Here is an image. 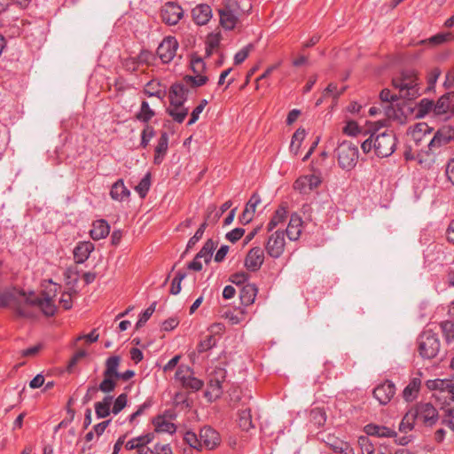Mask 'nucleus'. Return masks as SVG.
I'll return each instance as SVG.
<instances>
[{
	"instance_id": "62",
	"label": "nucleus",
	"mask_w": 454,
	"mask_h": 454,
	"mask_svg": "<svg viewBox=\"0 0 454 454\" xmlns=\"http://www.w3.org/2000/svg\"><path fill=\"white\" fill-rule=\"evenodd\" d=\"M380 98L383 103L388 104L396 102L402 98L400 94H393L389 89H383L380 93Z\"/></svg>"
},
{
	"instance_id": "24",
	"label": "nucleus",
	"mask_w": 454,
	"mask_h": 454,
	"mask_svg": "<svg viewBox=\"0 0 454 454\" xmlns=\"http://www.w3.org/2000/svg\"><path fill=\"white\" fill-rule=\"evenodd\" d=\"M454 94L445 93L434 102V116H442L447 114H451V102Z\"/></svg>"
},
{
	"instance_id": "16",
	"label": "nucleus",
	"mask_w": 454,
	"mask_h": 454,
	"mask_svg": "<svg viewBox=\"0 0 454 454\" xmlns=\"http://www.w3.org/2000/svg\"><path fill=\"white\" fill-rule=\"evenodd\" d=\"M201 447L213 450L221 443L219 433L209 426L202 427L200 431Z\"/></svg>"
},
{
	"instance_id": "2",
	"label": "nucleus",
	"mask_w": 454,
	"mask_h": 454,
	"mask_svg": "<svg viewBox=\"0 0 454 454\" xmlns=\"http://www.w3.org/2000/svg\"><path fill=\"white\" fill-rule=\"evenodd\" d=\"M17 293L20 294L19 301L15 306H12L15 316L19 318L37 319L39 312L36 309L35 297H32L35 293L30 291L27 294L24 289L17 290Z\"/></svg>"
},
{
	"instance_id": "40",
	"label": "nucleus",
	"mask_w": 454,
	"mask_h": 454,
	"mask_svg": "<svg viewBox=\"0 0 454 454\" xmlns=\"http://www.w3.org/2000/svg\"><path fill=\"white\" fill-rule=\"evenodd\" d=\"M415 110L418 118H424L430 113L434 114V101L428 98H422L417 103Z\"/></svg>"
},
{
	"instance_id": "45",
	"label": "nucleus",
	"mask_w": 454,
	"mask_h": 454,
	"mask_svg": "<svg viewBox=\"0 0 454 454\" xmlns=\"http://www.w3.org/2000/svg\"><path fill=\"white\" fill-rule=\"evenodd\" d=\"M453 39H454V35L450 32L438 33V34L429 37L427 40L420 41V43H429L431 44L439 45V44L444 43L446 42L451 41Z\"/></svg>"
},
{
	"instance_id": "23",
	"label": "nucleus",
	"mask_w": 454,
	"mask_h": 454,
	"mask_svg": "<svg viewBox=\"0 0 454 454\" xmlns=\"http://www.w3.org/2000/svg\"><path fill=\"white\" fill-rule=\"evenodd\" d=\"M169 137L166 131H162L154 149L153 163L160 165L168 150Z\"/></svg>"
},
{
	"instance_id": "13",
	"label": "nucleus",
	"mask_w": 454,
	"mask_h": 454,
	"mask_svg": "<svg viewBox=\"0 0 454 454\" xmlns=\"http://www.w3.org/2000/svg\"><path fill=\"white\" fill-rule=\"evenodd\" d=\"M395 385L391 380H387L373 389L372 395L380 404L386 405L395 396Z\"/></svg>"
},
{
	"instance_id": "29",
	"label": "nucleus",
	"mask_w": 454,
	"mask_h": 454,
	"mask_svg": "<svg viewBox=\"0 0 454 454\" xmlns=\"http://www.w3.org/2000/svg\"><path fill=\"white\" fill-rule=\"evenodd\" d=\"M239 426L244 431L254 427L252 419L251 408L246 402L242 403V408L239 410Z\"/></svg>"
},
{
	"instance_id": "19",
	"label": "nucleus",
	"mask_w": 454,
	"mask_h": 454,
	"mask_svg": "<svg viewBox=\"0 0 454 454\" xmlns=\"http://www.w3.org/2000/svg\"><path fill=\"white\" fill-rule=\"evenodd\" d=\"M364 432L368 436H374L378 438H391L397 436V433L395 429L374 423H369L364 426Z\"/></svg>"
},
{
	"instance_id": "31",
	"label": "nucleus",
	"mask_w": 454,
	"mask_h": 454,
	"mask_svg": "<svg viewBox=\"0 0 454 454\" xmlns=\"http://www.w3.org/2000/svg\"><path fill=\"white\" fill-rule=\"evenodd\" d=\"M153 424L155 427V431L158 433H168L173 434L176 431V426L165 419L163 415H158L153 419Z\"/></svg>"
},
{
	"instance_id": "53",
	"label": "nucleus",
	"mask_w": 454,
	"mask_h": 454,
	"mask_svg": "<svg viewBox=\"0 0 454 454\" xmlns=\"http://www.w3.org/2000/svg\"><path fill=\"white\" fill-rule=\"evenodd\" d=\"M449 382L450 380H442V379H435L433 380H427V387L430 390H440L442 392H447L449 388Z\"/></svg>"
},
{
	"instance_id": "5",
	"label": "nucleus",
	"mask_w": 454,
	"mask_h": 454,
	"mask_svg": "<svg viewBox=\"0 0 454 454\" xmlns=\"http://www.w3.org/2000/svg\"><path fill=\"white\" fill-rule=\"evenodd\" d=\"M338 164L344 170L353 169L358 160V147L351 141L344 140L338 144L335 150Z\"/></svg>"
},
{
	"instance_id": "27",
	"label": "nucleus",
	"mask_w": 454,
	"mask_h": 454,
	"mask_svg": "<svg viewBox=\"0 0 454 454\" xmlns=\"http://www.w3.org/2000/svg\"><path fill=\"white\" fill-rule=\"evenodd\" d=\"M153 439V433H147L137 437H134L126 442L125 449L127 450H137L138 452L146 448V445L152 442Z\"/></svg>"
},
{
	"instance_id": "60",
	"label": "nucleus",
	"mask_w": 454,
	"mask_h": 454,
	"mask_svg": "<svg viewBox=\"0 0 454 454\" xmlns=\"http://www.w3.org/2000/svg\"><path fill=\"white\" fill-rule=\"evenodd\" d=\"M128 403V395L125 393H122L117 396V398L114 402V406L112 409V412L114 415L120 413L127 405Z\"/></svg>"
},
{
	"instance_id": "33",
	"label": "nucleus",
	"mask_w": 454,
	"mask_h": 454,
	"mask_svg": "<svg viewBox=\"0 0 454 454\" xmlns=\"http://www.w3.org/2000/svg\"><path fill=\"white\" fill-rule=\"evenodd\" d=\"M36 309L39 308L43 315L46 317H52L56 313V306L54 305L51 297L44 298L35 296Z\"/></svg>"
},
{
	"instance_id": "20",
	"label": "nucleus",
	"mask_w": 454,
	"mask_h": 454,
	"mask_svg": "<svg viewBox=\"0 0 454 454\" xmlns=\"http://www.w3.org/2000/svg\"><path fill=\"white\" fill-rule=\"evenodd\" d=\"M212 15L211 6L207 4H197L192 10V20L198 26L206 25L212 18Z\"/></svg>"
},
{
	"instance_id": "15",
	"label": "nucleus",
	"mask_w": 454,
	"mask_h": 454,
	"mask_svg": "<svg viewBox=\"0 0 454 454\" xmlns=\"http://www.w3.org/2000/svg\"><path fill=\"white\" fill-rule=\"evenodd\" d=\"M263 262L264 253L262 249L259 247H254L248 251L244 264L247 270L255 272L261 269Z\"/></svg>"
},
{
	"instance_id": "58",
	"label": "nucleus",
	"mask_w": 454,
	"mask_h": 454,
	"mask_svg": "<svg viewBox=\"0 0 454 454\" xmlns=\"http://www.w3.org/2000/svg\"><path fill=\"white\" fill-rule=\"evenodd\" d=\"M207 227V222H203L200 225L194 235L188 240L186 250L193 247L201 239Z\"/></svg>"
},
{
	"instance_id": "41",
	"label": "nucleus",
	"mask_w": 454,
	"mask_h": 454,
	"mask_svg": "<svg viewBox=\"0 0 454 454\" xmlns=\"http://www.w3.org/2000/svg\"><path fill=\"white\" fill-rule=\"evenodd\" d=\"M20 289V288H13L12 291H4L0 294V306L2 308L15 306L20 298V294H18L17 290Z\"/></svg>"
},
{
	"instance_id": "12",
	"label": "nucleus",
	"mask_w": 454,
	"mask_h": 454,
	"mask_svg": "<svg viewBox=\"0 0 454 454\" xmlns=\"http://www.w3.org/2000/svg\"><path fill=\"white\" fill-rule=\"evenodd\" d=\"M285 245V232L283 231H276L269 237L265 249L270 257L278 259L283 254Z\"/></svg>"
},
{
	"instance_id": "8",
	"label": "nucleus",
	"mask_w": 454,
	"mask_h": 454,
	"mask_svg": "<svg viewBox=\"0 0 454 454\" xmlns=\"http://www.w3.org/2000/svg\"><path fill=\"white\" fill-rule=\"evenodd\" d=\"M454 142V122L442 126L427 142V153H434L441 147Z\"/></svg>"
},
{
	"instance_id": "6",
	"label": "nucleus",
	"mask_w": 454,
	"mask_h": 454,
	"mask_svg": "<svg viewBox=\"0 0 454 454\" xmlns=\"http://www.w3.org/2000/svg\"><path fill=\"white\" fill-rule=\"evenodd\" d=\"M397 138L393 130H385L376 134L373 142V150L377 157L387 158L396 149Z\"/></svg>"
},
{
	"instance_id": "25",
	"label": "nucleus",
	"mask_w": 454,
	"mask_h": 454,
	"mask_svg": "<svg viewBox=\"0 0 454 454\" xmlns=\"http://www.w3.org/2000/svg\"><path fill=\"white\" fill-rule=\"evenodd\" d=\"M258 294V287L255 284L247 283L239 289V300L243 306L252 305Z\"/></svg>"
},
{
	"instance_id": "36",
	"label": "nucleus",
	"mask_w": 454,
	"mask_h": 454,
	"mask_svg": "<svg viewBox=\"0 0 454 454\" xmlns=\"http://www.w3.org/2000/svg\"><path fill=\"white\" fill-rule=\"evenodd\" d=\"M220 16V24L225 30H232L237 25L239 15L231 13L229 11L218 10Z\"/></svg>"
},
{
	"instance_id": "39",
	"label": "nucleus",
	"mask_w": 454,
	"mask_h": 454,
	"mask_svg": "<svg viewBox=\"0 0 454 454\" xmlns=\"http://www.w3.org/2000/svg\"><path fill=\"white\" fill-rule=\"evenodd\" d=\"M167 114L172 117L173 121L177 123H182L186 116L188 115L189 109L183 106H173L169 105V106L166 110Z\"/></svg>"
},
{
	"instance_id": "47",
	"label": "nucleus",
	"mask_w": 454,
	"mask_h": 454,
	"mask_svg": "<svg viewBox=\"0 0 454 454\" xmlns=\"http://www.w3.org/2000/svg\"><path fill=\"white\" fill-rule=\"evenodd\" d=\"M216 339L214 335H207L205 339L201 340L197 345L198 353L201 354L212 349L216 346Z\"/></svg>"
},
{
	"instance_id": "11",
	"label": "nucleus",
	"mask_w": 454,
	"mask_h": 454,
	"mask_svg": "<svg viewBox=\"0 0 454 454\" xmlns=\"http://www.w3.org/2000/svg\"><path fill=\"white\" fill-rule=\"evenodd\" d=\"M160 16L165 24L174 26L184 17V10L176 2H167L161 8Z\"/></svg>"
},
{
	"instance_id": "30",
	"label": "nucleus",
	"mask_w": 454,
	"mask_h": 454,
	"mask_svg": "<svg viewBox=\"0 0 454 454\" xmlns=\"http://www.w3.org/2000/svg\"><path fill=\"white\" fill-rule=\"evenodd\" d=\"M114 400L113 395H106L101 402L95 403V412L98 419H105L112 412L111 405Z\"/></svg>"
},
{
	"instance_id": "64",
	"label": "nucleus",
	"mask_w": 454,
	"mask_h": 454,
	"mask_svg": "<svg viewBox=\"0 0 454 454\" xmlns=\"http://www.w3.org/2000/svg\"><path fill=\"white\" fill-rule=\"evenodd\" d=\"M358 443L361 447L362 454H373L374 453V447L369 442V439L366 436L359 437Z\"/></svg>"
},
{
	"instance_id": "14",
	"label": "nucleus",
	"mask_w": 454,
	"mask_h": 454,
	"mask_svg": "<svg viewBox=\"0 0 454 454\" xmlns=\"http://www.w3.org/2000/svg\"><path fill=\"white\" fill-rule=\"evenodd\" d=\"M188 88L182 82L173 83L168 90L169 105L183 106L188 99Z\"/></svg>"
},
{
	"instance_id": "48",
	"label": "nucleus",
	"mask_w": 454,
	"mask_h": 454,
	"mask_svg": "<svg viewBox=\"0 0 454 454\" xmlns=\"http://www.w3.org/2000/svg\"><path fill=\"white\" fill-rule=\"evenodd\" d=\"M104 379L98 385V389L100 390L103 393H111L113 392L116 387V380L117 378L113 376H103Z\"/></svg>"
},
{
	"instance_id": "61",
	"label": "nucleus",
	"mask_w": 454,
	"mask_h": 454,
	"mask_svg": "<svg viewBox=\"0 0 454 454\" xmlns=\"http://www.w3.org/2000/svg\"><path fill=\"white\" fill-rule=\"evenodd\" d=\"M208 78L206 75H201L200 74L192 75H185L184 77V81L186 83H191L193 87H200L207 82Z\"/></svg>"
},
{
	"instance_id": "10",
	"label": "nucleus",
	"mask_w": 454,
	"mask_h": 454,
	"mask_svg": "<svg viewBox=\"0 0 454 454\" xmlns=\"http://www.w3.org/2000/svg\"><path fill=\"white\" fill-rule=\"evenodd\" d=\"M178 46L175 36H166L159 44L156 53L163 64H168L175 58Z\"/></svg>"
},
{
	"instance_id": "56",
	"label": "nucleus",
	"mask_w": 454,
	"mask_h": 454,
	"mask_svg": "<svg viewBox=\"0 0 454 454\" xmlns=\"http://www.w3.org/2000/svg\"><path fill=\"white\" fill-rule=\"evenodd\" d=\"M186 277V273L184 271H177L175 278L172 280L171 287L169 293L173 295H176L181 292V283L183 279Z\"/></svg>"
},
{
	"instance_id": "59",
	"label": "nucleus",
	"mask_w": 454,
	"mask_h": 454,
	"mask_svg": "<svg viewBox=\"0 0 454 454\" xmlns=\"http://www.w3.org/2000/svg\"><path fill=\"white\" fill-rule=\"evenodd\" d=\"M441 423L454 432V408L444 410L441 418Z\"/></svg>"
},
{
	"instance_id": "1",
	"label": "nucleus",
	"mask_w": 454,
	"mask_h": 454,
	"mask_svg": "<svg viewBox=\"0 0 454 454\" xmlns=\"http://www.w3.org/2000/svg\"><path fill=\"white\" fill-rule=\"evenodd\" d=\"M392 85L398 90L402 99L412 100L421 94L419 78L414 69L401 71L399 75L393 77Z\"/></svg>"
},
{
	"instance_id": "35",
	"label": "nucleus",
	"mask_w": 454,
	"mask_h": 454,
	"mask_svg": "<svg viewBox=\"0 0 454 454\" xmlns=\"http://www.w3.org/2000/svg\"><path fill=\"white\" fill-rule=\"evenodd\" d=\"M307 132L303 128H299L292 136L291 144H290V152L294 155H298L301 144L306 137Z\"/></svg>"
},
{
	"instance_id": "63",
	"label": "nucleus",
	"mask_w": 454,
	"mask_h": 454,
	"mask_svg": "<svg viewBox=\"0 0 454 454\" xmlns=\"http://www.w3.org/2000/svg\"><path fill=\"white\" fill-rule=\"evenodd\" d=\"M253 48V45L251 43L246 45L241 50H239L234 56V64L239 65L243 63L246 59L248 57L249 52L251 49Z\"/></svg>"
},
{
	"instance_id": "3",
	"label": "nucleus",
	"mask_w": 454,
	"mask_h": 454,
	"mask_svg": "<svg viewBox=\"0 0 454 454\" xmlns=\"http://www.w3.org/2000/svg\"><path fill=\"white\" fill-rule=\"evenodd\" d=\"M408 419L418 420L425 427H433L438 422L440 416L431 403L420 402L409 410Z\"/></svg>"
},
{
	"instance_id": "51",
	"label": "nucleus",
	"mask_w": 454,
	"mask_h": 454,
	"mask_svg": "<svg viewBox=\"0 0 454 454\" xmlns=\"http://www.w3.org/2000/svg\"><path fill=\"white\" fill-rule=\"evenodd\" d=\"M326 414L323 409H314L310 412V422L320 427L325 424Z\"/></svg>"
},
{
	"instance_id": "52",
	"label": "nucleus",
	"mask_w": 454,
	"mask_h": 454,
	"mask_svg": "<svg viewBox=\"0 0 454 454\" xmlns=\"http://www.w3.org/2000/svg\"><path fill=\"white\" fill-rule=\"evenodd\" d=\"M156 135L155 129L153 127L146 124L141 132V140L140 146L142 148H146L151 141V139Z\"/></svg>"
},
{
	"instance_id": "37",
	"label": "nucleus",
	"mask_w": 454,
	"mask_h": 454,
	"mask_svg": "<svg viewBox=\"0 0 454 454\" xmlns=\"http://www.w3.org/2000/svg\"><path fill=\"white\" fill-rule=\"evenodd\" d=\"M153 116H155V112L150 107L149 103L145 100L142 101L140 108L135 115L136 119L146 125Z\"/></svg>"
},
{
	"instance_id": "17",
	"label": "nucleus",
	"mask_w": 454,
	"mask_h": 454,
	"mask_svg": "<svg viewBox=\"0 0 454 454\" xmlns=\"http://www.w3.org/2000/svg\"><path fill=\"white\" fill-rule=\"evenodd\" d=\"M432 130L433 129L427 123L419 122L410 127L407 136L416 145H420Z\"/></svg>"
},
{
	"instance_id": "49",
	"label": "nucleus",
	"mask_w": 454,
	"mask_h": 454,
	"mask_svg": "<svg viewBox=\"0 0 454 454\" xmlns=\"http://www.w3.org/2000/svg\"><path fill=\"white\" fill-rule=\"evenodd\" d=\"M73 403V399L70 398L67 402V414L69 415L68 418H66L64 419H62L55 427H54V433H57L60 428H64V427H67L68 425H70L74 419V415H75V411L74 409L71 408V405Z\"/></svg>"
},
{
	"instance_id": "4",
	"label": "nucleus",
	"mask_w": 454,
	"mask_h": 454,
	"mask_svg": "<svg viewBox=\"0 0 454 454\" xmlns=\"http://www.w3.org/2000/svg\"><path fill=\"white\" fill-rule=\"evenodd\" d=\"M417 343L419 356L424 359H433L440 351L439 337L430 329H426L419 334Z\"/></svg>"
},
{
	"instance_id": "55",
	"label": "nucleus",
	"mask_w": 454,
	"mask_h": 454,
	"mask_svg": "<svg viewBox=\"0 0 454 454\" xmlns=\"http://www.w3.org/2000/svg\"><path fill=\"white\" fill-rule=\"evenodd\" d=\"M184 441L191 447L195 450H201L200 437L192 432L187 431L184 435Z\"/></svg>"
},
{
	"instance_id": "28",
	"label": "nucleus",
	"mask_w": 454,
	"mask_h": 454,
	"mask_svg": "<svg viewBox=\"0 0 454 454\" xmlns=\"http://www.w3.org/2000/svg\"><path fill=\"white\" fill-rule=\"evenodd\" d=\"M110 225L105 219L96 220L92 223V229L90 231V238L93 240H99L108 236Z\"/></svg>"
},
{
	"instance_id": "34",
	"label": "nucleus",
	"mask_w": 454,
	"mask_h": 454,
	"mask_svg": "<svg viewBox=\"0 0 454 454\" xmlns=\"http://www.w3.org/2000/svg\"><path fill=\"white\" fill-rule=\"evenodd\" d=\"M421 380L419 378H413L403 391V397L405 401L414 400L419 391Z\"/></svg>"
},
{
	"instance_id": "54",
	"label": "nucleus",
	"mask_w": 454,
	"mask_h": 454,
	"mask_svg": "<svg viewBox=\"0 0 454 454\" xmlns=\"http://www.w3.org/2000/svg\"><path fill=\"white\" fill-rule=\"evenodd\" d=\"M342 132L349 137H357L359 134L363 133V129L356 121H348L343 127Z\"/></svg>"
},
{
	"instance_id": "42",
	"label": "nucleus",
	"mask_w": 454,
	"mask_h": 454,
	"mask_svg": "<svg viewBox=\"0 0 454 454\" xmlns=\"http://www.w3.org/2000/svg\"><path fill=\"white\" fill-rule=\"evenodd\" d=\"M327 444L335 453L355 454L354 450L347 442L339 439H334L332 442H328Z\"/></svg>"
},
{
	"instance_id": "50",
	"label": "nucleus",
	"mask_w": 454,
	"mask_h": 454,
	"mask_svg": "<svg viewBox=\"0 0 454 454\" xmlns=\"http://www.w3.org/2000/svg\"><path fill=\"white\" fill-rule=\"evenodd\" d=\"M157 305V301H153L151 303V305L145 309L140 315L137 322L136 323V329H139L143 327L146 322L149 320V318L152 317L153 312L155 311Z\"/></svg>"
},
{
	"instance_id": "32",
	"label": "nucleus",
	"mask_w": 454,
	"mask_h": 454,
	"mask_svg": "<svg viewBox=\"0 0 454 454\" xmlns=\"http://www.w3.org/2000/svg\"><path fill=\"white\" fill-rule=\"evenodd\" d=\"M287 217V207L280 205L274 212L271 219L267 224V231H272L278 224L285 223Z\"/></svg>"
},
{
	"instance_id": "21",
	"label": "nucleus",
	"mask_w": 454,
	"mask_h": 454,
	"mask_svg": "<svg viewBox=\"0 0 454 454\" xmlns=\"http://www.w3.org/2000/svg\"><path fill=\"white\" fill-rule=\"evenodd\" d=\"M130 191L125 185L123 179L114 182L110 188L109 195L113 200L123 202L129 200Z\"/></svg>"
},
{
	"instance_id": "26",
	"label": "nucleus",
	"mask_w": 454,
	"mask_h": 454,
	"mask_svg": "<svg viewBox=\"0 0 454 454\" xmlns=\"http://www.w3.org/2000/svg\"><path fill=\"white\" fill-rule=\"evenodd\" d=\"M302 219L297 214L294 213L290 216V220L286 229V236L290 240H297L301 234Z\"/></svg>"
},
{
	"instance_id": "9",
	"label": "nucleus",
	"mask_w": 454,
	"mask_h": 454,
	"mask_svg": "<svg viewBox=\"0 0 454 454\" xmlns=\"http://www.w3.org/2000/svg\"><path fill=\"white\" fill-rule=\"evenodd\" d=\"M226 378V371L223 368H216L209 376L208 387L205 391V397L213 402L220 398L223 394V382Z\"/></svg>"
},
{
	"instance_id": "57",
	"label": "nucleus",
	"mask_w": 454,
	"mask_h": 454,
	"mask_svg": "<svg viewBox=\"0 0 454 454\" xmlns=\"http://www.w3.org/2000/svg\"><path fill=\"white\" fill-rule=\"evenodd\" d=\"M249 275L248 273L245 271L236 272L230 276L229 280L239 286V288L242 287L244 285L248 283Z\"/></svg>"
},
{
	"instance_id": "22",
	"label": "nucleus",
	"mask_w": 454,
	"mask_h": 454,
	"mask_svg": "<svg viewBox=\"0 0 454 454\" xmlns=\"http://www.w3.org/2000/svg\"><path fill=\"white\" fill-rule=\"evenodd\" d=\"M94 248V244L90 241L78 242L73 251L74 262L78 264L85 262Z\"/></svg>"
},
{
	"instance_id": "38",
	"label": "nucleus",
	"mask_w": 454,
	"mask_h": 454,
	"mask_svg": "<svg viewBox=\"0 0 454 454\" xmlns=\"http://www.w3.org/2000/svg\"><path fill=\"white\" fill-rule=\"evenodd\" d=\"M120 364H121V356H109L106 360V369L103 372V376H113V377L116 378V376H118V373L120 372L118 371Z\"/></svg>"
},
{
	"instance_id": "7",
	"label": "nucleus",
	"mask_w": 454,
	"mask_h": 454,
	"mask_svg": "<svg viewBox=\"0 0 454 454\" xmlns=\"http://www.w3.org/2000/svg\"><path fill=\"white\" fill-rule=\"evenodd\" d=\"M175 379L180 382L181 386L185 389H190L193 392H197L204 386V381L194 376L193 370L184 364L178 366Z\"/></svg>"
},
{
	"instance_id": "43",
	"label": "nucleus",
	"mask_w": 454,
	"mask_h": 454,
	"mask_svg": "<svg viewBox=\"0 0 454 454\" xmlns=\"http://www.w3.org/2000/svg\"><path fill=\"white\" fill-rule=\"evenodd\" d=\"M440 328L446 343H451L454 340V322L451 320L442 321Z\"/></svg>"
},
{
	"instance_id": "44",
	"label": "nucleus",
	"mask_w": 454,
	"mask_h": 454,
	"mask_svg": "<svg viewBox=\"0 0 454 454\" xmlns=\"http://www.w3.org/2000/svg\"><path fill=\"white\" fill-rule=\"evenodd\" d=\"M151 187V174L146 173L135 187V191L141 199H145Z\"/></svg>"
},
{
	"instance_id": "46",
	"label": "nucleus",
	"mask_w": 454,
	"mask_h": 454,
	"mask_svg": "<svg viewBox=\"0 0 454 454\" xmlns=\"http://www.w3.org/2000/svg\"><path fill=\"white\" fill-rule=\"evenodd\" d=\"M347 86H343L340 90H338L337 84L331 82L328 86L324 90L323 95L324 97L332 96L334 102L336 103L339 98L346 91Z\"/></svg>"
},
{
	"instance_id": "18",
	"label": "nucleus",
	"mask_w": 454,
	"mask_h": 454,
	"mask_svg": "<svg viewBox=\"0 0 454 454\" xmlns=\"http://www.w3.org/2000/svg\"><path fill=\"white\" fill-rule=\"evenodd\" d=\"M321 184L319 176L308 175L300 176L294 184V188L301 193H309Z\"/></svg>"
}]
</instances>
